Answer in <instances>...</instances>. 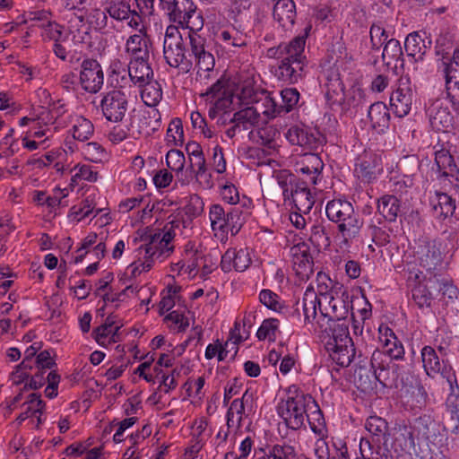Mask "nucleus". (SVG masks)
I'll use <instances>...</instances> for the list:
<instances>
[{"label":"nucleus","mask_w":459,"mask_h":459,"mask_svg":"<svg viewBox=\"0 0 459 459\" xmlns=\"http://www.w3.org/2000/svg\"><path fill=\"white\" fill-rule=\"evenodd\" d=\"M368 117L371 126L377 133H384L390 124V113L386 105L377 101L370 105L368 112Z\"/></svg>","instance_id":"obj_24"},{"label":"nucleus","mask_w":459,"mask_h":459,"mask_svg":"<svg viewBox=\"0 0 459 459\" xmlns=\"http://www.w3.org/2000/svg\"><path fill=\"white\" fill-rule=\"evenodd\" d=\"M309 185L307 182H300L299 186H296L295 189L290 190V194L297 211L305 214L310 212L315 204L314 196L308 188Z\"/></svg>","instance_id":"obj_23"},{"label":"nucleus","mask_w":459,"mask_h":459,"mask_svg":"<svg viewBox=\"0 0 459 459\" xmlns=\"http://www.w3.org/2000/svg\"><path fill=\"white\" fill-rule=\"evenodd\" d=\"M454 48V39L449 33L440 34L436 40V55L441 56L443 62L450 56Z\"/></svg>","instance_id":"obj_55"},{"label":"nucleus","mask_w":459,"mask_h":459,"mask_svg":"<svg viewBox=\"0 0 459 459\" xmlns=\"http://www.w3.org/2000/svg\"><path fill=\"white\" fill-rule=\"evenodd\" d=\"M179 221H172L168 222L163 229V235L161 233H155L150 237V240L148 243L142 245L137 249L139 259L142 257L144 259V263L143 265V270L149 271L152 267V257L157 255L158 250H154V246L157 242H164V247H166V251L168 253H171L173 251V247H169V243L175 237V228H178Z\"/></svg>","instance_id":"obj_7"},{"label":"nucleus","mask_w":459,"mask_h":459,"mask_svg":"<svg viewBox=\"0 0 459 459\" xmlns=\"http://www.w3.org/2000/svg\"><path fill=\"white\" fill-rule=\"evenodd\" d=\"M188 56L198 68L196 82L206 84L215 66V58L211 45L201 34L188 36Z\"/></svg>","instance_id":"obj_4"},{"label":"nucleus","mask_w":459,"mask_h":459,"mask_svg":"<svg viewBox=\"0 0 459 459\" xmlns=\"http://www.w3.org/2000/svg\"><path fill=\"white\" fill-rule=\"evenodd\" d=\"M305 322L311 323L316 316L317 307L321 311L322 300L312 287H307L302 299Z\"/></svg>","instance_id":"obj_33"},{"label":"nucleus","mask_w":459,"mask_h":459,"mask_svg":"<svg viewBox=\"0 0 459 459\" xmlns=\"http://www.w3.org/2000/svg\"><path fill=\"white\" fill-rule=\"evenodd\" d=\"M369 37L371 42V48L373 50L377 51L388 40V35L386 30L383 28L382 25L375 22L370 26Z\"/></svg>","instance_id":"obj_57"},{"label":"nucleus","mask_w":459,"mask_h":459,"mask_svg":"<svg viewBox=\"0 0 459 459\" xmlns=\"http://www.w3.org/2000/svg\"><path fill=\"white\" fill-rule=\"evenodd\" d=\"M96 205L95 195H89L80 204L74 205L71 208L70 216L73 220H76L77 221L90 216L94 211H96L94 216H97L101 212V209H96Z\"/></svg>","instance_id":"obj_36"},{"label":"nucleus","mask_w":459,"mask_h":459,"mask_svg":"<svg viewBox=\"0 0 459 459\" xmlns=\"http://www.w3.org/2000/svg\"><path fill=\"white\" fill-rule=\"evenodd\" d=\"M142 87H143V89L141 91V98L145 105L154 107L161 100L162 90L157 82L148 81V82Z\"/></svg>","instance_id":"obj_42"},{"label":"nucleus","mask_w":459,"mask_h":459,"mask_svg":"<svg viewBox=\"0 0 459 459\" xmlns=\"http://www.w3.org/2000/svg\"><path fill=\"white\" fill-rule=\"evenodd\" d=\"M445 78V92L455 111H459V72L454 70L452 65L443 68Z\"/></svg>","instance_id":"obj_20"},{"label":"nucleus","mask_w":459,"mask_h":459,"mask_svg":"<svg viewBox=\"0 0 459 459\" xmlns=\"http://www.w3.org/2000/svg\"><path fill=\"white\" fill-rule=\"evenodd\" d=\"M217 37L223 48L231 52H236L237 48H243L247 45V34L237 30L235 27L222 30Z\"/></svg>","instance_id":"obj_25"},{"label":"nucleus","mask_w":459,"mask_h":459,"mask_svg":"<svg viewBox=\"0 0 459 459\" xmlns=\"http://www.w3.org/2000/svg\"><path fill=\"white\" fill-rule=\"evenodd\" d=\"M258 459H296L294 447L291 446L275 445L269 454Z\"/></svg>","instance_id":"obj_60"},{"label":"nucleus","mask_w":459,"mask_h":459,"mask_svg":"<svg viewBox=\"0 0 459 459\" xmlns=\"http://www.w3.org/2000/svg\"><path fill=\"white\" fill-rule=\"evenodd\" d=\"M323 168V160L317 153L314 152L299 155L294 163L295 171L303 175L301 182H307L310 185H316Z\"/></svg>","instance_id":"obj_14"},{"label":"nucleus","mask_w":459,"mask_h":459,"mask_svg":"<svg viewBox=\"0 0 459 459\" xmlns=\"http://www.w3.org/2000/svg\"><path fill=\"white\" fill-rule=\"evenodd\" d=\"M79 82L82 90L90 93H97L102 88L104 74L97 60L92 58L82 60Z\"/></svg>","instance_id":"obj_10"},{"label":"nucleus","mask_w":459,"mask_h":459,"mask_svg":"<svg viewBox=\"0 0 459 459\" xmlns=\"http://www.w3.org/2000/svg\"><path fill=\"white\" fill-rule=\"evenodd\" d=\"M110 84L114 88H126L131 81L129 76L128 68L126 69L121 66L119 62L113 63L111 65V74H109Z\"/></svg>","instance_id":"obj_49"},{"label":"nucleus","mask_w":459,"mask_h":459,"mask_svg":"<svg viewBox=\"0 0 459 459\" xmlns=\"http://www.w3.org/2000/svg\"><path fill=\"white\" fill-rule=\"evenodd\" d=\"M442 377L446 379L450 389L446 404L459 403V385L455 372L452 368L445 369Z\"/></svg>","instance_id":"obj_54"},{"label":"nucleus","mask_w":459,"mask_h":459,"mask_svg":"<svg viewBox=\"0 0 459 459\" xmlns=\"http://www.w3.org/2000/svg\"><path fill=\"white\" fill-rule=\"evenodd\" d=\"M325 77L324 87L325 89V99L328 105L333 107L342 106L345 101L344 85L341 80L337 67L331 66L323 73Z\"/></svg>","instance_id":"obj_13"},{"label":"nucleus","mask_w":459,"mask_h":459,"mask_svg":"<svg viewBox=\"0 0 459 459\" xmlns=\"http://www.w3.org/2000/svg\"><path fill=\"white\" fill-rule=\"evenodd\" d=\"M279 130L274 126H265L256 131V143L263 145L268 149L276 147V139L280 136Z\"/></svg>","instance_id":"obj_45"},{"label":"nucleus","mask_w":459,"mask_h":459,"mask_svg":"<svg viewBox=\"0 0 459 459\" xmlns=\"http://www.w3.org/2000/svg\"><path fill=\"white\" fill-rule=\"evenodd\" d=\"M394 440L403 450L414 446L413 432L411 426L405 423L396 424L394 428Z\"/></svg>","instance_id":"obj_40"},{"label":"nucleus","mask_w":459,"mask_h":459,"mask_svg":"<svg viewBox=\"0 0 459 459\" xmlns=\"http://www.w3.org/2000/svg\"><path fill=\"white\" fill-rule=\"evenodd\" d=\"M273 16L275 22L285 30H291L297 17L296 4L293 0H274Z\"/></svg>","instance_id":"obj_18"},{"label":"nucleus","mask_w":459,"mask_h":459,"mask_svg":"<svg viewBox=\"0 0 459 459\" xmlns=\"http://www.w3.org/2000/svg\"><path fill=\"white\" fill-rule=\"evenodd\" d=\"M227 211L221 204H212L209 209V218L213 230H223Z\"/></svg>","instance_id":"obj_56"},{"label":"nucleus","mask_w":459,"mask_h":459,"mask_svg":"<svg viewBox=\"0 0 459 459\" xmlns=\"http://www.w3.org/2000/svg\"><path fill=\"white\" fill-rule=\"evenodd\" d=\"M308 397L310 394H305L295 385L284 390L276 410L289 429L298 430L304 427Z\"/></svg>","instance_id":"obj_3"},{"label":"nucleus","mask_w":459,"mask_h":459,"mask_svg":"<svg viewBox=\"0 0 459 459\" xmlns=\"http://www.w3.org/2000/svg\"><path fill=\"white\" fill-rule=\"evenodd\" d=\"M144 45H151V40L147 36L145 26H142L140 33L131 35L126 43V50L131 56L137 50L143 48Z\"/></svg>","instance_id":"obj_52"},{"label":"nucleus","mask_w":459,"mask_h":459,"mask_svg":"<svg viewBox=\"0 0 459 459\" xmlns=\"http://www.w3.org/2000/svg\"><path fill=\"white\" fill-rule=\"evenodd\" d=\"M195 9L196 5L192 0H176L167 9V13L169 20L179 25L190 13H195Z\"/></svg>","instance_id":"obj_34"},{"label":"nucleus","mask_w":459,"mask_h":459,"mask_svg":"<svg viewBox=\"0 0 459 459\" xmlns=\"http://www.w3.org/2000/svg\"><path fill=\"white\" fill-rule=\"evenodd\" d=\"M366 429L372 435V442L380 443L386 446L389 440V427L387 421L377 415L369 416L365 423Z\"/></svg>","instance_id":"obj_28"},{"label":"nucleus","mask_w":459,"mask_h":459,"mask_svg":"<svg viewBox=\"0 0 459 459\" xmlns=\"http://www.w3.org/2000/svg\"><path fill=\"white\" fill-rule=\"evenodd\" d=\"M94 132L93 124L83 117H78L73 126V137L84 142L89 140Z\"/></svg>","instance_id":"obj_48"},{"label":"nucleus","mask_w":459,"mask_h":459,"mask_svg":"<svg viewBox=\"0 0 459 459\" xmlns=\"http://www.w3.org/2000/svg\"><path fill=\"white\" fill-rule=\"evenodd\" d=\"M261 95V98L255 100V105H259L261 108V114L267 117H275L282 114L280 104L267 91H262Z\"/></svg>","instance_id":"obj_46"},{"label":"nucleus","mask_w":459,"mask_h":459,"mask_svg":"<svg viewBox=\"0 0 459 459\" xmlns=\"http://www.w3.org/2000/svg\"><path fill=\"white\" fill-rule=\"evenodd\" d=\"M259 300L271 310L281 312L283 308L280 297L271 290H262L259 294Z\"/></svg>","instance_id":"obj_59"},{"label":"nucleus","mask_w":459,"mask_h":459,"mask_svg":"<svg viewBox=\"0 0 459 459\" xmlns=\"http://www.w3.org/2000/svg\"><path fill=\"white\" fill-rule=\"evenodd\" d=\"M376 379L385 387L396 385L398 366L385 357L379 349L374 351L370 359Z\"/></svg>","instance_id":"obj_11"},{"label":"nucleus","mask_w":459,"mask_h":459,"mask_svg":"<svg viewBox=\"0 0 459 459\" xmlns=\"http://www.w3.org/2000/svg\"><path fill=\"white\" fill-rule=\"evenodd\" d=\"M328 220L337 225L338 233L345 244L359 235L363 220L352 204L345 199H333L326 204Z\"/></svg>","instance_id":"obj_2"},{"label":"nucleus","mask_w":459,"mask_h":459,"mask_svg":"<svg viewBox=\"0 0 459 459\" xmlns=\"http://www.w3.org/2000/svg\"><path fill=\"white\" fill-rule=\"evenodd\" d=\"M385 446L380 443L373 445L369 440L362 438L359 444L360 459H383L384 456L386 458L389 451Z\"/></svg>","instance_id":"obj_41"},{"label":"nucleus","mask_w":459,"mask_h":459,"mask_svg":"<svg viewBox=\"0 0 459 459\" xmlns=\"http://www.w3.org/2000/svg\"><path fill=\"white\" fill-rule=\"evenodd\" d=\"M414 429L419 438L430 440L436 437L437 422L430 415H421L416 419Z\"/></svg>","instance_id":"obj_37"},{"label":"nucleus","mask_w":459,"mask_h":459,"mask_svg":"<svg viewBox=\"0 0 459 459\" xmlns=\"http://www.w3.org/2000/svg\"><path fill=\"white\" fill-rule=\"evenodd\" d=\"M325 142V139L324 135L318 130L307 127L301 147L316 151L319 147L323 146Z\"/></svg>","instance_id":"obj_58"},{"label":"nucleus","mask_w":459,"mask_h":459,"mask_svg":"<svg viewBox=\"0 0 459 459\" xmlns=\"http://www.w3.org/2000/svg\"><path fill=\"white\" fill-rule=\"evenodd\" d=\"M260 117L261 108L259 105H254L235 112L230 123H236L240 126L242 131H246L258 125Z\"/></svg>","instance_id":"obj_27"},{"label":"nucleus","mask_w":459,"mask_h":459,"mask_svg":"<svg viewBox=\"0 0 459 459\" xmlns=\"http://www.w3.org/2000/svg\"><path fill=\"white\" fill-rule=\"evenodd\" d=\"M447 417L445 429L453 433H459V403L446 404Z\"/></svg>","instance_id":"obj_62"},{"label":"nucleus","mask_w":459,"mask_h":459,"mask_svg":"<svg viewBox=\"0 0 459 459\" xmlns=\"http://www.w3.org/2000/svg\"><path fill=\"white\" fill-rule=\"evenodd\" d=\"M308 240L317 250L326 249L330 247L331 239L323 221H316L311 226Z\"/></svg>","instance_id":"obj_38"},{"label":"nucleus","mask_w":459,"mask_h":459,"mask_svg":"<svg viewBox=\"0 0 459 459\" xmlns=\"http://www.w3.org/2000/svg\"><path fill=\"white\" fill-rule=\"evenodd\" d=\"M378 339L382 347L379 351L383 352L385 358H389V360L403 358V345L390 327L381 325L378 328Z\"/></svg>","instance_id":"obj_16"},{"label":"nucleus","mask_w":459,"mask_h":459,"mask_svg":"<svg viewBox=\"0 0 459 459\" xmlns=\"http://www.w3.org/2000/svg\"><path fill=\"white\" fill-rule=\"evenodd\" d=\"M382 61L388 67L403 68V51L398 39H390L383 45Z\"/></svg>","instance_id":"obj_21"},{"label":"nucleus","mask_w":459,"mask_h":459,"mask_svg":"<svg viewBox=\"0 0 459 459\" xmlns=\"http://www.w3.org/2000/svg\"><path fill=\"white\" fill-rule=\"evenodd\" d=\"M431 40L424 31H413L407 35L404 40V49L408 57L414 63L423 61L427 50L430 48Z\"/></svg>","instance_id":"obj_17"},{"label":"nucleus","mask_w":459,"mask_h":459,"mask_svg":"<svg viewBox=\"0 0 459 459\" xmlns=\"http://www.w3.org/2000/svg\"><path fill=\"white\" fill-rule=\"evenodd\" d=\"M100 108L108 121L118 123L123 120L127 111L128 100L121 90H113L103 96Z\"/></svg>","instance_id":"obj_9"},{"label":"nucleus","mask_w":459,"mask_h":459,"mask_svg":"<svg viewBox=\"0 0 459 459\" xmlns=\"http://www.w3.org/2000/svg\"><path fill=\"white\" fill-rule=\"evenodd\" d=\"M166 163L171 170L182 172L186 163L185 155L179 150L171 149L166 154Z\"/></svg>","instance_id":"obj_61"},{"label":"nucleus","mask_w":459,"mask_h":459,"mask_svg":"<svg viewBox=\"0 0 459 459\" xmlns=\"http://www.w3.org/2000/svg\"><path fill=\"white\" fill-rule=\"evenodd\" d=\"M293 270L300 281H307L314 273V261L310 247L305 242L298 243L290 249Z\"/></svg>","instance_id":"obj_12"},{"label":"nucleus","mask_w":459,"mask_h":459,"mask_svg":"<svg viewBox=\"0 0 459 459\" xmlns=\"http://www.w3.org/2000/svg\"><path fill=\"white\" fill-rule=\"evenodd\" d=\"M431 127L435 131L448 132L454 127L455 118L449 107L441 100H435L427 108Z\"/></svg>","instance_id":"obj_15"},{"label":"nucleus","mask_w":459,"mask_h":459,"mask_svg":"<svg viewBox=\"0 0 459 459\" xmlns=\"http://www.w3.org/2000/svg\"><path fill=\"white\" fill-rule=\"evenodd\" d=\"M414 99L415 86L407 75L401 76L396 89L390 96V106L395 116L398 117L407 116L411 109Z\"/></svg>","instance_id":"obj_8"},{"label":"nucleus","mask_w":459,"mask_h":459,"mask_svg":"<svg viewBox=\"0 0 459 459\" xmlns=\"http://www.w3.org/2000/svg\"><path fill=\"white\" fill-rule=\"evenodd\" d=\"M186 47L182 35L175 26H169L163 42V56L167 64L173 68H181L188 72L193 61L186 55Z\"/></svg>","instance_id":"obj_5"},{"label":"nucleus","mask_w":459,"mask_h":459,"mask_svg":"<svg viewBox=\"0 0 459 459\" xmlns=\"http://www.w3.org/2000/svg\"><path fill=\"white\" fill-rule=\"evenodd\" d=\"M377 212L389 222L396 221L401 212V201L393 195H385L377 201Z\"/></svg>","instance_id":"obj_29"},{"label":"nucleus","mask_w":459,"mask_h":459,"mask_svg":"<svg viewBox=\"0 0 459 459\" xmlns=\"http://www.w3.org/2000/svg\"><path fill=\"white\" fill-rule=\"evenodd\" d=\"M325 349L329 352L332 359L341 367L351 365L355 357V348L353 342L350 343H332L326 342Z\"/></svg>","instance_id":"obj_22"},{"label":"nucleus","mask_w":459,"mask_h":459,"mask_svg":"<svg viewBox=\"0 0 459 459\" xmlns=\"http://www.w3.org/2000/svg\"><path fill=\"white\" fill-rule=\"evenodd\" d=\"M435 162L437 170L443 177H455L456 170V164L455 163L453 156L447 150L441 149L435 153Z\"/></svg>","instance_id":"obj_39"},{"label":"nucleus","mask_w":459,"mask_h":459,"mask_svg":"<svg viewBox=\"0 0 459 459\" xmlns=\"http://www.w3.org/2000/svg\"><path fill=\"white\" fill-rule=\"evenodd\" d=\"M245 340L246 338L239 333L238 325L236 324L235 328L230 332V338L225 342L224 346L221 344L220 346L219 361L224 360L230 351H234L232 355V359H234L238 351V344Z\"/></svg>","instance_id":"obj_44"},{"label":"nucleus","mask_w":459,"mask_h":459,"mask_svg":"<svg viewBox=\"0 0 459 459\" xmlns=\"http://www.w3.org/2000/svg\"><path fill=\"white\" fill-rule=\"evenodd\" d=\"M377 160L375 155L364 153L358 158L355 173L364 182H371L376 178Z\"/></svg>","instance_id":"obj_31"},{"label":"nucleus","mask_w":459,"mask_h":459,"mask_svg":"<svg viewBox=\"0 0 459 459\" xmlns=\"http://www.w3.org/2000/svg\"><path fill=\"white\" fill-rule=\"evenodd\" d=\"M324 332L326 333L329 336V340L326 342H352V339L350 336L349 332V324L346 319L326 321V325L324 328Z\"/></svg>","instance_id":"obj_26"},{"label":"nucleus","mask_w":459,"mask_h":459,"mask_svg":"<svg viewBox=\"0 0 459 459\" xmlns=\"http://www.w3.org/2000/svg\"><path fill=\"white\" fill-rule=\"evenodd\" d=\"M421 359L424 369L429 376L440 373L445 369L452 368L445 365L444 359H440L437 351L430 346H425L421 350Z\"/></svg>","instance_id":"obj_30"},{"label":"nucleus","mask_w":459,"mask_h":459,"mask_svg":"<svg viewBox=\"0 0 459 459\" xmlns=\"http://www.w3.org/2000/svg\"><path fill=\"white\" fill-rule=\"evenodd\" d=\"M299 92L296 88H285L281 91V104L280 108L281 113L286 114L294 109L299 100Z\"/></svg>","instance_id":"obj_53"},{"label":"nucleus","mask_w":459,"mask_h":459,"mask_svg":"<svg viewBox=\"0 0 459 459\" xmlns=\"http://www.w3.org/2000/svg\"><path fill=\"white\" fill-rule=\"evenodd\" d=\"M128 72L132 82L139 87L146 84L153 77V71L149 62L130 61Z\"/></svg>","instance_id":"obj_32"},{"label":"nucleus","mask_w":459,"mask_h":459,"mask_svg":"<svg viewBox=\"0 0 459 459\" xmlns=\"http://www.w3.org/2000/svg\"><path fill=\"white\" fill-rule=\"evenodd\" d=\"M307 403L306 420L308 422L313 432L321 433L325 426L323 412L312 395L308 397Z\"/></svg>","instance_id":"obj_35"},{"label":"nucleus","mask_w":459,"mask_h":459,"mask_svg":"<svg viewBox=\"0 0 459 459\" xmlns=\"http://www.w3.org/2000/svg\"><path fill=\"white\" fill-rule=\"evenodd\" d=\"M279 326V321L274 318H269L263 321L258 328L256 336L259 340H274L275 333Z\"/></svg>","instance_id":"obj_63"},{"label":"nucleus","mask_w":459,"mask_h":459,"mask_svg":"<svg viewBox=\"0 0 459 459\" xmlns=\"http://www.w3.org/2000/svg\"><path fill=\"white\" fill-rule=\"evenodd\" d=\"M324 301L326 305L321 309L323 321L345 320L352 309L351 296L346 288L338 283L330 289V296H324Z\"/></svg>","instance_id":"obj_6"},{"label":"nucleus","mask_w":459,"mask_h":459,"mask_svg":"<svg viewBox=\"0 0 459 459\" xmlns=\"http://www.w3.org/2000/svg\"><path fill=\"white\" fill-rule=\"evenodd\" d=\"M166 140L168 144L174 146H181L184 143V130L180 118L176 117L170 121L167 130Z\"/></svg>","instance_id":"obj_51"},{"label":"nucleus","mask_w":459,"mask_h":459,"mask_svg":"<svg viewBox=\"0 0 459 459\" xmlns=\"http://www.w3.org/2000/svg\"><path fill=\"white\" fill-rule=\"evenodd\" d=\"M244 222L243 212L239 208H230L227 211L225 225L221 232H230L231 235H236L242 228Z\"/></svg>","instance_id":"obj_43"},{"label":"nucleus","mask_w":459,"mask_h":459,"mask_svg":"<svg viewBox=\"0 0 459 459\" xmlns=\"http://www.w3.org/2000/svg\"><path fill=\"white\" fill-rule=\"evenodd\" d=\"M434 208L436 211L439 208L440 215L446 218L454 214L455 204L450 195L446 193H441L437 195V204L435 205Z\"/></svg>","instance_id":"obj_64"},{"label":"nucleus","mask_w":459,"mask_h":459,"mask_svg":"<svg viewBox=\"0 0 459 459\" xmlns=\"http://www.w3.org/2000/svg\"><path fill=\"white\" fill-rule=\"evenodd\" d=\"M411 298L419 308L430 307L432 303V294L427 285L418 282L411 289Z\"/></svg>","instance_id":"obj_50"},{"label":"nucleus","mask_w":459,"mask_h":459,"mask_svg":"<svg viewBox=\"0 0 459 459\" xmlns=\"http://www.w3.org/2000/svg\"><path fill=\"white\" fill-rule=\"evenodd\" d=\"M250 264L251 258L247 248H230L221 256V267L224 272H230L232 268L238 272H244Z\"/></svg>","instance_id":"obj_19"},{"label":"nucleus","mask_w":459,"mask_h":459,"mask_svg":"<svg viewBox=\"0 0 459 459\" xmlns=\"http://www.w3.org/2000/svg\"><path fill=\"white\" fill-rule=\"evenodd\" d=\"M302 45L303 39L293 38L288 43L267 49V57L280 59L275 69V76L279 80L294 84L303 78L307 61L306 56L302 55Z\"/></svg>","instance_id":"obj_1"},{"label":"nucleus","mask_w":459,"mask_h":459,"mask_svg":"<svg viewBox=\"0 0 459 459\" xmlns=\"http://www.w3.org/2000/svg\"><path fill=\"white\" fill-rule=\"evenodd\" d=\"M104 9L110 18L117 22L127 21L132 14L130 4L126 0H117Z\"/></svg>","instance_id":"obj_47"}]
</instances>
